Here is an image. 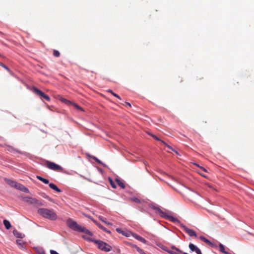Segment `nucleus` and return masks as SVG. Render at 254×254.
<instances>
[{"instance_id":"obj_16","label":"nucleus","mask_w":254,"mask_h":254,"mask_svg":"<svg viewBox=\"0 0 254 254\" xmlns=\"http://www.w3.org/2000/svg\"><path fill=\"white\" fill-rule=\"evenodd\" d=\"M24 201L30 203H34L36 201V200L34 198L26 197L24 198Z\"/></svg>"},{"instance_id":"obj_14","label":"nucleus","mask_w":254,"mask_h":254,"mask_svg":"<svg viewBox=\"0 0 254 254\" xmlns=\"http://www.w3.org/2000/svg\"><path fill=\"white\" fill-rule=\"evenodd\" d=\"M5 182L10 186L11 187L14 188V186L16 184V182H14L11 180L8 179H4Z\"/></svg>"},{"instance_id":"obj_8","label":"nucleus","mask_w":254,"mask_h":254,"mask_svg":"<svg viewBox=\"0 0 254 254\" xmlns=\"http://www.w3.org/2000/svg\"><path fill=\"white\" fill-rule=\"evenodd\" d=\"M14 188L17 189V190H19L24 192H25V193H28L29 192V190L26 188L25 186H24L23 185L19 184V183H16V184L14 186Z\"/></svg>"},{"instance_id":"obj_5","label":"nucleus","mask_w":254,"mask_h":254,"mask_svg":"<svg viewBox=\"0 0 254 254\" xmlns=\"http://www.w3.org/2000/svg\"><path fill=\"white\" fill-rule=\"evenodd\" d=\"M46 166L47 168L50 169L54 170V171H61L62 170V167L60 165L50 161H47L46 163Z\"/></svg>"},{"instance_id":"obj_3","label":"nucleus","mask_w":254,"mask_h":254,"mask_svg":"<svg viewBox=\"0 0 254 254\" xmlns=\"http://www.w3.org/2000/svg\"><path fill=\"white\" fill-rule=\"evenodd\" d=\"M150 207L155 210L156 213L160 215L162 217L167 219L174 223H180V220L179 219L162 211L158 207L152 205Z\"/></svg>"},{"instance_id":"obj_36","label":"nucleus","mask_w":254,"mask_h":254,"mask_svg":"<svg viewBox=\"0 0 254 254\" xmlns=\"http://www.w3.org/2000/svg\"><path fill=\"white\" fill-rule=\"evenodd\" d=\"M50 253H51V254H59L56 251H55L54 250H51Z\"/></svg>"},{"instance_id":"obj_29","label":"nucleus","mask_w":254,"mask_h":254,"mask_svg":"<svg viewBox=\"0 0 254 254\" xmlns=\"http://www.w3.org/2000/svg\"><path fill=\"white\" fill-rule=\"evenodd\" d=\"M130 199L132 201H133L134 202H136V203H139L140 202V200L138 198H137V197H133L130 198Z\"/></svg>"},{"instance_id":"obj_43","label":"nucleus","mask_w":254,"mask_h":254,"mask_svg":"<svg viewBox=\"0 0 254 254\" xmlns=\"http://www.w3.org/2000/svg\"><path fill=\"white\" fill-rule=\"evenodd\" d=\"M224 254H231L230 253H229L228 252H226V251L225 252V253H224Z\"/></svg>"},{"instance_id":"obj_37","label":"nucleus","mask_w":254,"mask_h":254,"mask_svg":"<svg viewBox=\"0 0 254 254\" xmlns=\"http://www.w3.org/2000/svg\"><path fill=\"white\" fill-rule=\"evenodd\" d=\"M151 136L156 140H159V141H161V140L158 138L156 136L154 135H151Z\"/></svg>"},{"instance_id":"obj_13","label":"nucleus","mask_w":254,"mask_h":254,"mask_svg":"<svg viewBox=\"0 0 254 254\" xmlns=\"http://www.w3.org/2000/svg\"><path fill=\"white\" fill-rule=\"evenodd\" d=\"M132 236L136 239H137V240L141 242L142 243H146V241L142 237L135 234H132Z\"/></svg>"},{"instance_id":"obj_4","label":"nucleus","mask_w":254,"mask_h":254,"mask_svg":"<svg viewBox=\"0 0 254 254\" xmlns=\"http://www.w3.org/2000/svg\"><path fill=\"white\" fill-rule=\"evenodd\" d=\"M98 245V247L105 252H109L111 249V247L107 243L99 240H92Z\"/></svg>"},{"instance_id":"obj_40","label":"nucleus","mask_w":254,"mask_h":254,"mask_svg":"<svg viewBox=\"0 0 254 254\" xmlns=\"http://www.w3.org/2000/svg\"><path fill=\"white\" fill-rule=\"evenodd\" d=\"M125 104L126 105L128 106L129 107H131V105H130V104L129 103L126 102H125Z\"/></svg>"},{"instance_id":"obj_19","label":"nucleus","mask_w":254,"mask_h":254,"mask_svg":"<svg viewBox=\"0 0 254 254\" xmlns=\"http://www.w3.org/2000/svg\"><path fill=\"white\" fill-rule=\"evenodd\" d=\"M115 181L117 182L118 185L122 189H124L125 187V185L124 183L122 182L119 179H116Z\"/></svg>"},{"instance_id":"obj_26","label":"nucleus","mask_w":254,"mask_h":254,"mask_svg":"<svg viewBox=\"0 0 254 254\" xmlns=\"http://www.w3.org/2000/svg\"><path fill=\"white\" fill-rule=\"evenodd\" d=\"M132 234L133 233H132L130 231H126V232L123 231V233L122 234H123V235H124L127 237H128L130 235H132Z\"/></svg>"},{"instance_id":"obj_30","label":"nucleus","mask_w":254,"mask_h":254,"mask_svg":"<svg viewBox=\"0 0 254 254\" xmlns=\"http://www.w3.org/2000/svg\"><path fill=\"white\" fill-rule=\"evenodd\" d=\"M53 55L56 57H59L60 55V53L58 51L55 50L53 52Z\"/></svg>"},{"instance_id":"obj_32","label":"nucleus","mask_w":254,"mask_h":254,"mask_svg":"<svg viewBox=\"0 0 254 254\" xmlns=\"http://www.w3.org/2000/svg\"><path fill=\"white\" fill-rule=\"evenodd\" d=\"M73 105L74 106V107L78 109V110H81V111H83V109H82L79 106H78L77 104H76L75 103L73 104Z\"/></svg>"},{"instance_id":"obj_1","label":"nucleus","mask_w":254,"mask_h":254,"mask_svg":"<svg viewBox=\"0 0 254 254\" xmlns=\"http://www.w3.org/2000/svg\"><path fill=\"white\" fill-rule=\"evenodd\" d=\"M66 224L68 227L74 231L83 232L89 236H92L91 232L87 230L86 228L78 225L76 222L69 218L66 221Z\"/></svg>"},{"instance_id":"obj_27","label":"nucleus","mask_w":254,"mask_h":254,"mask_svg":"<svg viewBox=\"0 0 254 254\" xmlns=\"http://www.w3.org/2000/svg\"><path fill=\"white\" fill-rule=\"evenodd\" d=\"M219 250L220 252H221L223 253H225L226 251L225 250V247L223 245H222L221 243L219 244Z\"/></svg>"},{"instance_id":"obj_39","label":"nucleus","mask_w":254,"mask_h":254,"mask_svg":"<svg viewBox=\"0 0 254 254\" xmlns=\"http://www.w3.org/2000/svg\"><path fill=\"white\" fill-rule=\"evenodd\" d=\"M199 168H200L202 171H204V172H207L206 170L204 167H201V166H200V167H199Z\"/></svg>"},{"instance_id":"obj_7","label":"nucleus","mask_w":254,"mask_h":254,"mask_svg":"<svg viewBox=\"0 0 254 254\" xmlns=\"http://www.w3.org/2000/svg\"><path fill=\"white\" fill-rule=\"evenodd\" d=\"M180 225V226L185 231V232L190 236H196V233L193 230L190 229L187 227H186L185 225H184L182 223H181V221H180V223H177Z\"/></svg>"},{"instance_id":"obj_12","label":"nucleus","mask_w":254,"mask_h":254,"mask_svg":"<svg viewBox=\"0 0 254 254\" xmlns=\"http://www.w3.org/2000/svg\"><path fill=\"white\" fill-rule=\"evenodd\" d=\"M13 235L17 238H23L25 237L24 234L21 233L16 230L13 231Z\"/></svg>"},{"instance_id":"obj_44","label":"nucleus","mask_w":254,"mask_h":254,"mask_svg":"<svg viewBox=\"0 0 254 254\" xmlns=\"http://www.w3.org/2000/svg\"><path fill=\"white\" fill-rule=\"evenodd\" d=\"M83 237H84V239H85L89 240V239L88 238H87V237H84V236H83Z\"/></svg>"},{"instance_id":"obj_21","label":"nucleus","mask_w":254,"mask_h":254,"mask_svg":"<svg viewBox=\"0 0 254 254\" xmlns=\"http://www.w3.org/2000/svg\"><path fill=\"white\" fill-rule=\"evenodd\" d=\"M132 247L135 248L136 250V251L138 253H139L140 254H145L144 253V251L142 249H141L139 248H138L136 245H132Z\"/></svg>"},{"instance_id":"obj_9","label":"nucleus","mask_w":254,"mask_h":254,"mask_svg":"<svg viewBox=\"0 0 254 254\" xmlns=\"http://www.w3.org/2000/svg\"><path fill=\"white\" fill-rule=\"evenodd\" d=\"M14 188L17 189V190H19L24 192H25V193H28L29 192V190L26 188L25 186H24L23 185L19 184V183H16V184L14 186Z\"/></svg>"},{"instance_id":"obj_41","label":"nucleus","mask_w":254,"mask_h":254,"mask_svg":"<svg viewBox=\"0 0 254 254\" xmlns=\"http://www.w3.org/2000/svg\"><path fill=\"white\" fill-rule=\"evenodd\" d=\"M193 164H194L195 166H197V167H199H199H200V166L198 164H197V163H193Z\"/></svg>"},{"instance_id":"obj_24","label":"nucleus","mask_w":254,"mask_h":254,"mask_svg":"<svg viewBox=\"0 0 254 254\" xmlns=\"http://www.w3.org/2000/svg\"><path fill=\"white\" fill-rule=\"evenodd\" d=\"M99 219L102 221L103 222H104L105 224H107V225H112L111 223H109V222H107L106 220H105V218H104L102 216H99Z\"/></svg>"},{"instance_id":"obj_6","label":"nucleus","mask_w":254,"mask_h":254,"mask_svg":"<svg viewBox=\"0 0 254 254\" xmlns=\"http://www.w3.org/2000/svg\"><path fill=\"white\" fill-rule=\"evenodd\" d=\"M33 91L38 96H39L41 98H44L46 100L49 101H50V97L46 95L44 92H43L40 90L38 89V88L36 87L33 88Z\"/></svg>"},{"instance_id":"obj_10","label":"nucleus","mask_w":254,"mask_h":254,"mask_svg":"<svg viewBox=\"0 0 254 254\" xmlns=\"http://www.w3.org/2000/svg\"><path fill=\"white\" fill-rule=\"evenodd\" d=\"M189 248L191 252H195L197 254H202L200 250L192 243H190Z\"/></svg>"},{"instance_id":"obj_31","label":"nucleus","mask_w":254,"mask_h":254,"mask_svg":"<svg viewBox=\"0 0 254 254\" xmlns=\"http://www.w3.org/2000/svg\"><path fill=\"white\" fill-rule=\"evenodd\" d=\"M108 91L109 92L111 93L115 97H116L117 98H119V99H121L119 95H118L117 94L113 92L111 90H109Z\"/></svg>"},{"instance_id":"obj_15","label":"nucleus","mask_w":254,"mask_h":254,"mask_svg":"<svg viewBox=\"0 0 254 254\" xmlns=\"http://www.w3.org/2000/svg\"><path fill=\"white\" fill-rule=\"evenodd\" d=\"M49 186L50 187V188L52 189V190L59 192H61V190L60 189H59L54 184L50 183Z\"/></svg>"},{"instance_id":"obj_17","label":"nucleus","mask_w":254,"mask_h":254,"mask_svg":"<svg viewBox=\"0 0 254 254\" xmlns=\"http://www.w3.org/2000/svg\"><path fill=\"white\" fill-rule=\"evenodd\" d=\"M199 239L201 240L204 242L205 243H206L207 244L209 245H212V243L209 240L205 238L204 237L201 236L199 237Z\"/></svg>"},{"instance_id":"obj_38","label":"nucleus","mask_w":254,"mask_h":254,"mask_svg":"<svg viewBox=\"0 0 254 254\" xmlns=\"http://www.w3.org/2000/svg\"><path fill=\"white\" fill-rule=\"evenodd\" d=\"M103 231H104L105 232H107V233H110V231H108L107 230L105 227H103L102 229Z\"/></svg>"},{"instance_id":"obj_33","label":"nucleus","mask_w":254,"mask_h":254,"mask_svg":"<svg viewBox=\"0 0 254 254\" xmlns=\"http://www.w3.org/2000/svg\"><path fill=\"white\" fill-rule=\"evenodd\" d=\"M0 65L2 67H3V68H4L5 69H6L7 71H10L9 68L7 66H6L5 65L2 64L1 63H0Z\"/></svg>"},{"instance_id":"obj_22","label":"nucleus","mask_w":254,"mask_h":254,"mask_svg":"<svg viewBox=\"0 0 254 254\" xmlns=\"http://www.w3.org/2000/svg\"><path fill=\"white\" fill-rule=\"evenodd\" d=\"M87 155L89 157H92L96 162L98 163L99 164L104 165L103 163L100 160H99L97 157H96L95 156H91L89 154H88Z\"/></svg>"},{"instance_id":"obj_11","label":"nucleus","mask_w":254,"mask_h":254,"mask_svg":"<svg viewBox=\"0 0 254 254\" xmlns=\"http://www.w3.org/2000/svg\"><path fill=\"white\" fill-rule=\"evenodd\" d=\"M33 249L37 254H46L44 249L41 247H35Z\"/></svg>"},{"instance_id":"obj_34","label":"nucleus","mask_w":254,"mask_h":254,"mask_svg":"<svg viewBox=\"0 0 254 254\" xmlns=\"http://www.w3.org/2000/svg\"><path fill=\"white\" fill-rule=\"evenodd\" d=\"M94 223L95 224H96V225L100 228H101V229H102V228L103 227V226H102L101 224H100L99 223H97L96 221H94Z\"/></svg>"},{"instance_id":"obj_2","label":"nucleus","mask_w":254,"mask_h":254,"mask_svg":"<svg viewBox=\"0 0 254 254\" xmlns=\"http://www.w3.org/2000/svg\"><path fill=\"white\" fill-rule=\"evenodd\" d=\"M38 212L43 217L52 220H56L57 218V215L53 210H50L47 208H39Z\"/></svg>"},{"instance_id":"obj_35","label":"nucleus","mask_w":254,"mask_h":254,"mask_svg":"<svg viewBox=\"0 0 254 254\" xmlns=\"http://www.w3.org/2000/svg\"><path fill=\"white\" fill-rule=\"evenodd\" d=\"M116 231L119 233H121V234H123V231H122L121 229L120 228H117L116 229Z\"/></svg>"},{"instance_id":"obj_18","label":"nucleus","mask_w":254,"mask_h":254,"mask_svg":"<svg viewBox=\"0 0 254 254\" xmlns=\"http://www.w3.org/2000/svg\"><path fill=\"white\" fill-rule=\"evenodd\" d=\"M36 178L40 181H42V182H43L44 183L46 184H49V181L48 180L46 179H45V178H42V177L41 176H36Z\"/></svg>"},{"instance_id":"obj_25","label":"nucleus","mask_w":254,"mask_h":254,"mask_svg":"<svg viewBox=\"0 0 254 254\" xmlns=\"http://www.w3.org/2000/svg\"><path fill=\"white\" fill-rule=\"evenodd\" d=\"M109 181L110 182V185L112 187V188L114 189H116V184H115V182L112 180L111 178H109Z\"/></svg>"},{"instance_id":"obj_45","label":"nucleus","mask_w":254,"mask_h":254,"mask_svg":"<svg viewBox=\"0 0 254 254\" xmlns=\"http://www.w3.org/2000/svg\"><path fill=\"white\" fill-rule=\"evenodd\" d=\"M211 247H214L215 246L213 243H212V245H210Z\"/></svg>"},{"instance_id":"obj_23","label":"nucleus","mask_w":254,"mask_h":254,"mask_svg":"<svg viewBox=\"0 0 254 254\" xmlns=\"http://www.w3.org/2000/svg\"><path fill=\"white\" fill-rule=\"evenodd\" d=\"M16 243L18 245H19L20 248H23L24 247V243L20 240H17Z\"/></svg>"},{"instance_id":"obj_20","label":"nucleus","mask_w":254,"mask_h":254,"mask_svg":"<svg viewBox=\"0 0 254 254\" xmlns=\"http://www.w3.org/2000/svg\"><path fill=\"white\" fill-rule=\"evenodd\" d=\"M3 224L7 230H8L11 227V224L10 222L7 220H3Z\"/></svg>"},{"instance_id":"obj_28","label":"nucleus","mask_w":254,"mask_h":254,"mask_svg":"<svg viewBox=\"0 0 254 254\" xmlns=\"http://www.w3.org/2000/svg\"><path fill=\"white\" fill-rule=\"evenodd\" d=\"M161 142L164 144L168 148L170 149L171 150L174 151L176 154H178V152L175 150H174V149L171 147L170 146V145L167 144L165 142H164L163 141L161 140Z\"/></svg>"},{"instance_id":"obj_42","label":"nucleus","mask_w":254,"mask_h":254,"mask_svg":"<svg viewBox=\"0 0 254 254\" xmlns=\"http://www.w3.org/2000/svg\"><path fill=\"white\" fill-rule=\"evenodd\" d=\"M199 173V174L200 175H201L202 176L204 177H206L203 174H202V173H201L200 172H198Z\"/></svg>"}]
</instances>
